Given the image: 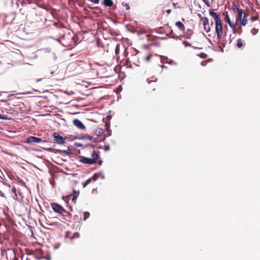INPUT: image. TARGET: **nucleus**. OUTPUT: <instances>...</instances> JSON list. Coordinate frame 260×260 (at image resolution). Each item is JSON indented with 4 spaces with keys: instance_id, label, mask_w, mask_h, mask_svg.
<instances>
[{
    "instance_id": "22",
    "label": "nucleus",
    "mask_w": 260,
    "mask_h": 260,
    "mask_svg": "<svg viewBox=\"0 0 260 260\" xmlns=\"http://www.w3.org/2000/svg\"><path fill=\"white\" fill-rule=\"evenodd\" d=\"M90 216V213L89 212L86 211L84 212V220H86Z\"/></svg>"
},
{
    "instance_id": "2",
    "label": "nucleus",
    "mask_w": 260,
    "mask_h": 260,
    "mask_svg": "<svg viewBox=\"0 0 260 260\" xmlns=\"http://www.w3.org/2000/svg\"><path fill=\"white\" fill-rule=\"evenodd\" d=\"M53 137L54 141L58 144L62 145L66 143V139L60 136L58 133H54Z\"/></svg>"
},
{
    "instance_id": "24",
    "label": "nucleus",
    "mask_w": 260,
    "mask_h": 260,
    "mask_svg": "<svg viewBox=\"0 0 260 260\" xmlns=\"http://www.w3.org/2000/svg\"><path fill=\"white\" fill-rule=\"evenodd\" d=\"M217 34V39L218 40V44L219 43V40L221 38L223 32H216Z\"/></svg>"
},
{
    "instance_id": "1",
    "label": "nucleus",
    "mask_w": 260,
    "mask_h": 260,
    "mask_svg": "<svg viewBox=\"0 0 260 260\" xmlns=\"http://www.w3.org/2000/svg\"><path fill=\"white\" fill-rule=\"evenodd\" d=\"M73 140H84V139H87L90 140V141H92L93 142H95L96 140L95 139L93 138L92 137L86 134H80L79 135L76 136H73Z\"/></svg>"
},
{
    "instance_id": "19",
    "label": "nucleus",
    "mask_w": 260,
    "mask_h": 260,
    "mask_svg": "<svg viewBox=\"0 0 260 260\" xmlns=\"http://www.w3.org/2000/svg\"><path fill=\"white\" fill-rule=\"evenodd\" d=\"M92 181L91 178H89L88 179L86 180V181L83 183V187H86L87 185H88Z\"/></svg>"
},
{
    "instance_id": "56",
    "label": "nucleus",
    "mask_w": 260,
    "mask_h": 260,
    "mask_svg": "<svg viewBox=\"0 0 260 260\" xmlns=\"http://www.w3.org/2000/svg\"><path fill=\"white\" fill-rule=\"evenodd\" d=\"M182 37V36H176V39L177 40H181V37Z\"/></svg>"
},
{
    "instance_id": "61",
    "label": "nucleus",
    "mask_w": 260,
    "mask_h": 260,
    "mask_svg": "<svg viewBox=\"0 0 260 260\" xmlns=\"http://www.w3.org/2000/svg\"><path fill=\"white\" fill-rule=\"evenodd\" d=\"M7 100H1V102H7Z\"/></svg>"
},
{
    "instance_id": "4",
    "label": "nucleus",
    "mask_w": 260,
    "mask_h": 260,
    "mask_svg": "<svg viewBox=\"0 0 260 260\" xmlns=\"http://www.w3.org/2000/svg\"><path fill=\"white\" fill-rule=\"evenodd\" d=\"M51 207L54 211L57 213H61V211H63V207L56 203H52L51 204Z\"/></svg>"
},
{
    "instance_id": "33",
    "label": "nucleus",
    "mask_w": 260,
    "mask_h": 260,
    "mask_svg": "<svg viewBox=\"0 0 260 260\" xmlns=\"http://www.w3.org/2000/svg\"><path fill=\"white\" fill-rule=\"evenodd\" d=\"M183 44L184 45L185 47H190L191 46V44L186 42V41H183Z\"/></svg>"
},
{
    "instance_id": "10",
    "label": "nucleus",
    "mask_w": 260,
    "mask_h": 260,
    "mask_svg": "<svg viewBox=\"0 0 260 260\" xmlns=\"http://www.w3.org/2000/svg\"><path fill=\"white\" fill-rule=\"evenodd\" d=\"M215 32H223V28L221 21L215 23Z\"/></svg>"
},
{
    "instance_id": "55",
    "label": "nucleus",
    "mask_w": 260,
    "mask_h": 260,
    "mask_svg": "<svg viewBox=\"0 0 260 260\" xmlns=\"http://www.w3.org/2000/svg\"><path fill=\"white\" fill-rule=\"evenodd\" d=\"M166 12H167V13L168 14H170V13H171V10H170V9H168V10H167L166 11Z\"/></svg>"
},
{
    "instance_id": "17",
    "label": "nucleus",
    "mask_w": 260,
    "mask_h": 260,
    "mask_svg": "<svg viewBox=\"0 0 260 260\" xmlns=\"http://www.w3.org/2000/svg\"><path fill=\"white\" fill-rule=\"evenodd\" d=\"M91 156L92 157V159H91V160H94L95 164L96 163V160L98 159L99 155L97 153H95L94 152L91 154Z\"/></svg>"
},
{
    "instance_id": "21",
    "label": "nucleus",
    "mask_w": 260,
    "mask_h": 260,
    "mask_svg": "<svg viewBox=\"0 0 260 260\" xmlns=\"http://www.w3.org/2000/svg\"><path fill=\"white\" fill-rule=\"evenodd\" d=\"M41 50L46 53H50L51 51V49L50 47H46L42 49Z\"/></svg>"
},
{
    "instance_id": "15",
    "label": "nucleus",
    "mask_w": 260,
    "mask_h": 260,
    "mask_svg": "<svg viewBox=\"0 0 260 260\" xmlns=\"http://www.w3.org/2000/svg\"><path fill=\"white\" fill-rule=\"evenodd\" d=\"M241 25L245 26L247 23V15L246 14H244L242 19L240 20Z\"/></svg>"
},
{
    "instance_id": "29",
    "label": "nucleus",
    "mask_w": 260,
    "mask_h": 260,
    "mask_svg": "<svg viewBox=\"0 0 260 260\" xmlns=\"http://www.w3.org/2000/svg\"><path fill=\"white\" fill-rule=\"evenodd\" d=\"M258 29H256L255 28H253L251 30V32L252 34L253 35H255L258 32Z\"/></svg>"
},
{
    "instance_id": "16",
    "label": "nucleus",
    "mask_w": 260,
    "mask_h": 260,
    "mask_svg": "<svg viewBox=\"0 0 260 260\" xmlns=\"http://www.w3.org/2000/svg\"><path fill=\"white\" fill-rule=\"evenodd\" d=\"M201 20L203 21V24L204 26H206L209 25V19L207 17H201Z\"/></svg>"
},
{
    "instance_id": "62",
    "label": "nucleus",
    "mask_w": 260,
    "mask_h": 260,
    "mask_svg": "<svg viewBox=\"0 0 260 260\" xmlns=\"http://www.w3.org/2000/svg\"><path fill=\"white\" fill-rule=\"evenodd\" d=\"M55 71H50V74H53L54 73Z\"/></svg>"
},
{
    "instance_id": "47",
    "label": "nucleus",
    "mask_w": 260,
    "mask_h": 260,
    "mask_svg": "<svg viewBox=\"0 0 260 260\" xmlns=\"http://www.w3.org/2000/svg\"><path fill=\"white\" fill-rule=\"evenodd\" d=\"M110 149V146L109 145H107V146H105V150L108 151V150H109Z\"/></svg>"
},
{
    "instance_id": "35",
    "label": "nucleus",
    "mask_w": 260,
    "mask_h": 260,
    "mask_svg": "<svg viewBox=\"0 0 260 260\" xmlns=\"http://www.w3.org/2000/svg\"><path fill=\"white\" fill-rule=\"evenodd\" d=\"M232 9L233 11H235V10H236L237 11H238V9H240L238 7V6L236 5L233 4L232 5Z\"/></svg>"
},
{
    "instance_id": "59",
    "label": "nucleus",
    "mask_w": 260,
    "mask_h": 260,
    "mask_svg": "<svg viewBox=\"0 0 260 260\" xmlns=\"http://www.w3.org/2000/svg\"><path fill=\"white\" fill-rule=\"evenodd\" d=\"M57 42H59V43H61V41L59 39H55Z\"/></svg>"
},
{
    "instance_id": "36",
    "label": "nucleus",
    "mask_w": 260,
    "mask_h": 260,
    "mask_svg": "<svg viewBox=\"0 0 260 260\" xmlns=\"http://www.w3.org/2000/svg\"><path fill=\"white\" fill-rule=\"evenodd\" d=\"M62 210L63 211H61V213H60V214H62L63 215V213H66L68 215L71 216V214L69 212H68L67 211H66L63 208V210Z\"/></svg>"
},
{
    "instance_id": "32",
    "label": "nucleus",
    "mask_w": 260,
    "mask_h": 260,
    "mask_svg": "<svg viewBox=\"0 0 260 260\" xmlns=\"http://www.w3.org/2000/svg\"><path fill=\"white\" fill-rule=\"evenodd\" d=\"M225 47V44H223L222 46L219 45H218V49L221 51V52H223L224 51L223 50V47Z\"/></svg>"
},
{
    "instance_id": "7",
    "label": "nucleus",
    "mask_w": 260,
    "mask_h": 260,
    "mask_svg": "<svg viewBox=\"0 0 260 260\" xmlns=\"http://www.w3.org/2000/svg\"><path fill=\"white\" fill-rule=\"evenodd\" d=\"M73 124L77 127L81 129H85V126L83 123V122L79 120L78 119H75L73 120Z\"/></svg>"
},
{
    "instance_id": "23",
    "label": "nucleus",
    "mask_w": 260,
    "mask_h": 260,
    "mask_svg": "<svg viewBox=\"0 0 260 260\" xmlns=\"http://www.w3.org/2000/svg\"><path fill=\"white\" fill-rule=\"evenodd\" d=\"M106 129H107V131H108V136H111V132L110 131V124L106 123Z\"/></svg>"
},
{
    "instance_id": "57",
    "label": "nucleus",
    "mask_w": 260,
    "mask_h": 260,
    "mask_svg": "<svg viewBox=\"0 0 260 260\" xmlns=\"http://www.w3.org/2000/svg\"><path fill=\"white\" fill-rule=\"evenodd\" d=\"M2 176H4L3 173L0 171V178L2 179Z\"/></svg>"
},
{
    "instance_id": "44",
    "label": "nucleus",
    "mask_w": 260,
    "mask_h": 260,
    "mask_svg": "<svg viewBox=\"0 0 260 260\" xmlns=\"http://www.w3.org/2000/svg\"><path fill=\"white\" fill-rule=\"evenodd\" d=\"M234 34L238 33L237 30L236 29V25H234V28H232Z\"/></svg>"
},
{
    "instance_id": "12",
    "label": "nucleus",
    "mask_w": 260,
    "mask_h": 260,
    "mask_svg": "<svg viewBox=\"0 0 260 260\" xmlns=\"http://www.w3.org/2000/svg\"><path fill=\"white\" fill-rule=\"evenodd\" d=\"M176 26L179 28L180 30L184 31L185 26L181 21H177L175 23Z\"/></svg>"
},
{
    "instance_id": "14",
    "label": "nucleus",
    "mask_w": 260,
    "mask_h": 260,
    "mask_svg": "<svg viewBox=\"0 0 260 260\" xmlns=\"http://www.w3.org/2000/svg\"><path fill=\"white\" fill-rule=\"evenodd\" d=\"M245 14L242 9H238V11H237V20H240L242 19V17Z\"/></svg>"
},
{
    "instance_id": "43",
    "label": "nucleus",
    "mask_w": 260,
    "mask_h": 260,
    "mask_svg": "<svg viewBox=\"0 0 260 260\" xmlns=\"http://www.w3.org/2000/svg\"><path fill=\"white\" fill-rule=\"evenodd\" d=\"M152 54H149V55H148L146 57V60L147 61H149L151 58V57H152Z\"/></svg>"
},
{
    "instance_id": "25",
    "label": "nucleus",
    "mask_w": 260,
    "mask_h": 260,
    "mask_svg": "<svg viewBox=\"0 0 260 260\" xmlns=\"http://www.w3.org/2000/svg\"><path fill=\"white\" fill-rule=\"evenodd\" d=\"M120 52V45L117 44L116 46L115 49V53L117 55Z\"/></svg>"
},
{
    "instance_id": "27",
    "label": "nucleus",
    "mask_w": 260,
    "mask_h": 260,
    "mask_svg": "<svg viewBox=\"0 0 260 260\" xmlns=\"http://www.w3.org/2000/svg\"><path fill=\"white\" fill-rule=\"evenodd\" d=\"M80 236L79 233L78 232L75 233L72 236L71 239H75L79 238Z\"/></svg>"
},
{
    "instance_id": "48",
    "label": "nucleus",
    "mask_w": 260,
    "mask_h": 260,
    "mask_svg": "<svg viewBox=\"0 0 260 260\" xmlns=\"http://www.w3.org/2000/svg\"><path fill=\"white\" fill-rule=\"evenodd\" d=\"M25 1V2L27 3H28V4H32V1L31 0H24Z\"/></svg>"
},
{
    "instance_id": "42",
    "label": "nucleus",
    "mask_w": 260,
    "mask_h": 260,
    "mask_svg": "<svg viewBox=\"0 0 260 260\" xmlns=\"http://www.w3.org/2000/svg\"><path fill=\"white\" fill-rule=\"evenodd\" d=\"M207 7H210V4L208 0H202Z\"/></svg>"
},
{
    "instance_id": "13",
    "label": "nucleus",
    "mask_w": 260,
    "mask_h": 260,
    "mask_svg": "<svg viewBox=\"0 0 260 260\" xmlns=\"http://www.w3.org/2000/svg\"><path fill=\"white\" fill-rule=\"evenodd\" d=\"M102 4L106 7H110L113 5V2L112 0H104Z\"/></svg>"
},
{
    "instance_id": "40",
    "label": "nucleus",
    "mask_w": 260,
    "mask_h": 260,
    "mask_svg": "<svg viewBox=\"0 0 260 260\" xmlns=\"http://www.w3.org/2000/svg\"><path fill=\"white\" fill-rule=\"evenodd\" d=\"M12 192L13 193H14L15 194V197H17V193H16V188L15 187H13L12 188V190H11Z\"/></svg>"
},
{
    "instance_id": "9",
    "label": "nucleus",
    "mask_w": 260,
    "mask_h": 260,
    "mask_svg": "<svg viewBox=\"0 0 260 260\" xmlns=\"http://www.w3.org/2000/svg\"><path fill=\"white\" fill-rule=\"evenodd\" d=\"M99 178H101L102 179L104 178V175L103 174V172H100L94 174L91 177V179L94 181H95Z\"/></svg>"
},
{
    "instance_id": "58",
    "label": "nucleus",
    "mask_w": 260,
    "mask_h": 260,
    "mask_svg": "<svg viewBox=\"0 0 260 260\" xmlns=\"http://www.w3.org/2000/svg\"><path fill=\"white\" fill-rule=\"evenodd\" d=\"M59 246H60V244H58V245H55V247H54V248H55V249L58 248V247H59Z\"/></svg>"
},
{
    "instance_id": "37",
    "label": "nucleus",
    "mask_w": 260,
    "mask_h": 260,
    "mask_svg": "<svg viewBox=\"0 0 260 260\" xmlns=\"http://www.w3.org/2000/svg\"><path fill=\"white\" fill-rule=\"evenodd\" d=\"M74 145L75 146H76L77 147H81L83 146V145L81 143H77V142H75Z\"/></svg>"
},
{
    "instance_id": "38",
    "label": "nucleus",
    "mask_w": 260,
    "mask_h": 260,
    "mask_svg": "<svg viewBox=\"0 0 260 260\" xmlns=\"http://www.w3.org/2000/svg\"><path fill=\"white\" fill-rule=\"evenodd\" d=\"M72 193H73V195H78V196L79 194V191H77L74 188H73Z\"/></svg>"
},
{
    "instance_id": "5",
    "label": "nucleus",
    "mask_w": 260,
    "mask_h": 260,
    "mask_svg": "<svg viewBox=\"0 0 260 260\" xmlns=\"http://www.w3.org/2000/svg\"><path fill=\"white\" fill-rule=\"evenodd\" d=\"M41 142H42L41 138L34 136H30L26 140V142L28 144L39 143Z\"/></svg>"
},
{
    "instance_id": "52",
    "label": "nucleus",
    "mask_w": 260,
    "mask_h": 260,
    "mask_svg": "<svg viewBox=\"0 0 260 260\" xmlns=\"http://www.w3.org/2000/svg\"><path fill=\"white\" fill-rule=\"evenodd\" d=\"M102 163H103V161L102 160L100 159L98 161V164L99 165H102Z\"/></svg>"
},
{
    "instance_id": "51",
    "label": "nucleus",
    "mask_w": 260,
    "mask_h": 260,
    "mask_svg": "<svg viewBox=\"0 0 260 260\" xmlns=\"http://www.w3.org/2000/svg\"><path fill=\"white\" fill-rule=\"evenodd\" d=\"M53 59H54V60H56V58H57V56H56V55L55 53H53Z\"/></svg>"
},
{
    "instance_id": "3",
    "label": "nucleus",
    "mask_w": 260,
    "mask_h": 260,
    "mask_svg": "<svg viewBox=\"0 0 260 260\" xmlns=\"http://www.w3.org/2000/svg\"><path fill=\"white\" fill-rule=\"evenodd\" d=\"M47 151L51 152H54L55 153H63L66 154H73V152L71 151L69 148H68L67 150H60V149H55L52 148H48L47 149Z\"/></svg>"
},
{
    "instance_id": "30",
    "label": "nucleus",
    "mask_w": 260,
    "mask_h": 260,
    "mask_svg": "<svg viewBox=\"0 0 260 260\" xmlns=\"http://www.w3.org/2000/svg\"><path fill=\"white\" fill-rule=\"evenodd\" d=\"M198 56L202 58H206L207 56V54L204 53H201Z\"/></svg>"
},
{
    "instance_id": "53",
    "label": "nucleus",
    "mask_w": 260,
    "mask_h": 260,
    "mask_svg": "<svg viewBox=\"0 0 260 260\" xmlns=\"http://www.w3.org/2000/svg\"><path fill=\"white\" fill-rule=\"evenodd\" d=\"M45 259H46V260H50V259H51V257H50V256H46V257H45Z\"/></svg>"
},
{
    "instance_id": "6",
    "label": "nucleus",
    "mask_w": 260,
    "mask_h": 260,
    "mask_svg": "<svg viewBox=\"0 0 260 260\" xmlns=\"http://www.w3.org/2000/svg\"><path fill=\"white\" fill-rule=\"evenodd\" d=\"M80 159L79 160V161L83 164H89V165L95 164L94 160H91V158H87V157H86L83 156H80Z\"/></svg>"
},
{
    "instance_id": "26",
    "label": "nucleus",
    "mask_w": 260,
    "mask_h": 260,
    "mask_svg": "<svg viewBox=\"0 0 260 260\" xmlns=\"http://www.w3.org/2000/svg\"><path fill=\"white\" fill-rule=\"evenodd\" d=\"M258 18H259V16H258V14H256L255 16H252L251 17V20L252 21H255V20H257L258 19Z\"/></svg>"
},
{
    "instance_id": "20",
    "label": "nucleus",
    "mask_w": 260,
    "mask_h": 260,
    "mask_svg": "<svg viewBox=\"0 0 260 260\" xmlns=\"http://www.w3.org/2000/svg\"><path fill=\"white\" fill-rule=\"evenodd\" d=\"M243 46V44L242 43V40L241 39H238L237 40V46L238 48H241Z\"/></svg>"
},
{
    "instance_id": "63",
    "label": "nucleus",
    "mask_w": 260,
    "mask_h": 260,
    "mask_svg": "<svg viewBox=\"0 0 260 260\" xmlns=\"http://www.w3.org/2000/svg\"><path fill=\"white\" fill-rule=\"evenodd\" d=\"M176 36H173L172 37H171V38H174V39H176Z\"/></svg>"
},
{
    "instance_id": "49",
    "label": "nucleus",
    "mask_w": 260,
    "mask_h": 260,
    "mask_svg": "<svg viewBox=\"0 0 260 260\" xmlns=\"http://www.w3.org/2000/svg\"><path fill=\"white\" fill-rule=\"evenodd\" d=\"M201 64L202 66H205L206 65V62H205L204 61H203L201 62Z\"/></svg>"
},
{
    "instance_id": "45",
    "label": "nucleus",
    "mask_w": 260,
    "mask_h": 260,
    "mask_svg": "<svg viewBox=\"0 0 260 260\" xmlns=\"http://www.w3.org/2000/svg\"><path fill=\"white\" fill-rule=\"evenodd\" d=\"M237 31H238V33L239 35H241L242 33V27L241 26L239 27L238 30Z\"/></svg>"
},
{
    "instance_id": "54",
    "label": "nucleus",
    "mask_w": 260,
    "mask_h": 260,
    "mask_svg": "<svg viewBox=\"0 0 260 260\" xmlns=\"http://www.w3.org/2000/svg\"><path fill=\"white\" fill-rule=\"evenodd\" d=\"M0 195L1 197H5V194L2 191H0Z\"/></svg>"
},
{
    "instance_id": "64",
    "label": "nucleus",
    "mask_w": 260,
    "mask_h": 260,
    "mask_svg": "<svg viewBox=\"0 0 260 260\" xmlns=\"http://www.w3.org/2000/svg\"><path fill=\"white\" fill-rule=\"evenodd\" d=\"M208 39V42H209L210 44H212V42H211V40H210L209 39Z\"/></svg>"
},
{
    "instance_id": "50",
    "label": "nucleus",
    "mask_w": 260,
    "mask_h": 260,
    "mask_svg": "<svg viewBox=\"0 0 260 260\" xmlns=\"http://www.w3.org/2000/svg\"><path fill=\"white\" fill-rule=\"evenodd\" d=\"M62 199H63L65 201H66V199H67V200H69V197H68V196H67V197H62Z\"/></svg>"
},
{
    "instance_id": "46",
    "label": "nucleus",
    "mask_w": 260,
    "mask_h": 260,
    "mask_svg": "<svg viewBox=\"0 0 260 260\" xmlns=\"http://www.w3.org/2000/svg\"><path fill=\"white\" fill-rule=\"evenodd\" d=\"M20 4L22 6H25L26 4V3L25 2V1L24 0H23L20 3Z\"/></svg>"
},
{
    "instance_id": "31",
    "label": "nucleus",
    "mask_w": 260,
    "mask_h": 260,
    "mask_svg": "<svg viewBox=\"0 0 260 260\" xmlns=\"http://www.w3.org/2000/svg\"><path fill=\"white\" fill-rule=\"evenodd\" d=\"M123 6L125 7L126 10H128L130 9V7L128 4L124 3V2L122 3Z\"/></svg>"
},
{
    "instance_id": "60",
    "label": "nucleus",
    "mask_w": 260,
    "mask_h": 260,
    "mask_svg": "<svg viewBox=\"0 0 260 260\" xmlns=\"http://www.w3.org/2000/svg\"><path fill=\"white\" fill-rule=\"evenodd\" d=\"M198 17L200 18V19L201 20V17H203L202 16V15H201L200 14H198Z\"/></svg>"
},
{
    "instance_id": "39",
    "label": "nucleus",
    "mask_w": 260,
    "mask_h": 260,
    "mask_svg": "<svg viewBox=\"0 0 260 260\" xmlns=\"http://www.w3.org/2000/svg\"><path fill=\"white\" fill-rule=\"evenodd\" d=\"M204 30H205L207 32H209V31H210V27L209 26H207H207H204Z\"/></svg>"
},
{
    "instance_id": "41",
    "label": "nucleus",
    "mask_w": 260,
    "mask_h": 260,
    "mask_svg": "<svg viewBox=\"0 0 260 260\" xmlns=\"http://www.w3.org/2000/svg\"><path fill=\"white\" fill-rule=\"evenodd\" d=\"M183 37L186 39H190L191 38V34H187L183 36Z\"/></svg>"
},
{
    "instance_id": "28",
    "label": "nucleus",
    "mask_w": 260,
    "mask_h": 260,
    "mask_svg": "<svg viewBox=\"0 0 260 260\" xmlns=\"http://www.w3.org/2000/svg\"><path fill=\"white\" fill-rule=\"evenodd\" d=\"M0 119H4V120H8L10 118H9L7 115H2L0 114Z\"/></svg>"
},
{
    "instance_id": "11",
    "label": "nucleus",
    "mask_w": 260,
    "mask_h": 260,
    "mask_svg": "<svg viewBox=\"0 0 260 260\" xmlns=\"http://www.w3.org/2000/svg\"><path fill=\"white\" fill-rule=\"evenodd\" d=\"M224 19L225 21L227 22V23L229 24L230 27L231 28H234V25H235V24H234L232 23L228 12H225V13Z\"/></svg>"
},
{
    "instance_id": "8",
    "label": "nucleus",
    "mask_w": 260,
    "mask_h": 260,
    "mask_svg": "<svg viewBox=\"0 0 260 260\" xmlns=\"http://www.w3.org/2000/svg\"><path fill=\"white\" fill-rule=\"evenodd\" d=\"M209 14L210 16H211L215 20V23H218L220 21H221V20L220 18V17L214 11L212 10L209 11Z\"/></svg>"
},
{
    "instance_id": "18",
    "label": "nucleus",
    "mask_w": 260,
    "mask_h": 260,
    "mask_svg": "<svg viewBox=\"0 0 260 260\" xmlns=\"http://www.w3.org/2000/svg\"><path fill=\"white\" fill-rule=\"evenodd\" d=\"M94 133L95 135L99 136H101L103 133V131L102 129L98 128L95 129Z\"/></svg>"
},
{
    "instance_id": "34",
    "label": "nucleus",
    "mask_w": 260,
    "mask_h": 260,
    "mask_svg": "<svg viewBox=\"0 0 260 260\" xmlns=\"http://www.w3.org/2000/svg\"><path fill=\"white\" fill-rule=\"evenodd\" d=\"M78 195H73V198H72V201L73 203H76V199H77V198H78Z\"/></svg>"
}]
</instances>
